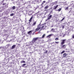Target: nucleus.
Instances as JSON below:
<instances>
[{
  "mask_svg": "<svg viewBox=\"0 0 74 74\" xmlns=\"http://www.w3.org/2000/svg\"><path fill=\"white\" fill-rule=\"evenodd\" d=\"M26 66V64H23L22 65V66L23 67H25V66Z\"/></svg>",
  "mask_w": 74,
  "mask_h": 74,
  "instance_id": "obj_13",
  "label": "nucleus"
},
{
  "mask_svg": "<svg viewBox=\"0 0 74 74\" xmlns=\"http://www.w3.org/2000/svg\"><path fill=\"white\" fill-rule=\"evenodd\" d=\"M51 18H52V15H50L49 17L47 19L45 20V21L46 22H47V21H48L50 19H51Z\"/></svg>",
  "mask_w": 74,
  "mask_h": 74,
  "instance_id": "obj_3",
  "label": "nucleus"
},
{
  "mask_svg": "<svg viewBox=\"0 0 74 74\" xmlns=\"http://www.w3.org/2000/svg\"><path fill=\"white\" fill-rule=\"evenodd\" d=\"M43 2L44 3H45V1H43Z\"/></svg>",
  "mask_w": 74,
  "mask_h": 74,
  "instance_id": "obj_31",
  "label": "nucleus"
},
{
  "mask_svg": "<svg viewBox=\"0 0 74 74\" xmlns=\"http://www.w3.org/2000/svg\"><path fill=\"white\" fill-rule=\"evenodd\" d=\"M65 52V51H63L62 52H61V54H62V53H64Z\"/></svg>",
  "mask_w": 74,
  "mask_h": 74,
  "instance_id": "obj_19",
  "label": "nucleus"
},
{
  "mask_svg": "<svg viewBox=\"0 0 74 74\" xmlns=\"http://www.w3.org/2000/svg\"><path fill=\"white\" fill-rule=\"evenodd\" d=\"M36 22H37V21H35L34 22L33 24L32 25V26H35L36 24Z\"/></svg>",
  "mask_w": 74,
  "mask_h": 74,
  "instance_id": "obj_6",
  "label": "nucleus"
},
{
  "mask_svg": "<svg viewBox=\"0 0 74 74\" xmlns=\"http://www.w3.org/2000/svg\"><path fill=\"white\" fill-rule=\"evenodd\" d=\"M15 46H16V45H13L12 47V49H14V48H15Z\"/></svg>",
  "mask_w": 74,
  "mask_h": 74,
  "instance_id": "obj_9",
  "label": "nucleus"
},
{
  "mask_svg": "<svg viewBox=\"0 0 74 74\" xmlns=\"http://www.w3.org/2000/svg\"><path fill=\"white\" fill-rule=\"evenodd\" d=\"M62 48H64H64H66V46L65 45H62Z\"/></svg>",
  "mask_w": 74,
  "mask_h": 74,
  "instance_id": "obj_8",
  "label": "nucleus"
},
{
  "mask_svg": "<svg viewBox=\"0 0 74 74\" xmlns=\"http://www.w3.org/2000/svg\"><path fill=\"white\" fill-rule=\"evenodd\" d=\"M49 15H50V14H49Z\"/></svg>",
  "mask_w": 74,
  "mask_h": 74,
  "instance_id": "obj_35",
  "label": "nucleus"
},
{
  "mask_svg": "<svg viewBox=\"0 0 74 74\" xmlns=\"http://www.w3.org/2000/svg\"><path fill=\"white\" fill-rule=\"evenodd\" d=\"M32 33V31H30L29 32H28V34H30V33Z\"/></svg>",
  "mask_w": 74,
  "mask_h": 74,
  "instance_id": "obj_16",
  "label": "nucleus"
},
{
  "mask_svg": "<svg viewBox=\"0 0 74 74\" xmlns=\"http://www.w3.org/2000/svg\"><path fill=\"white\" fill-rule=\"evenodd\" d=\"M67 56V54L66 53H64L63 54V57H66Z\"/></svg>",
  "mask_w": 74,
  "mask_h": 74,
  "instance_id": "obj_11",
  "label": "nucleus"
},
{
  "mask_svg": "<svg viewBox=\"0 0 74 74\" xmlns=\"http://www.w3.org/2000/svg\"><path fill=\"white\" fill-rule=\"evenodd\" d=\"M45 34H44L42 37V38H44L45 37Z\"/></svg>",
  "mask_w": 74,
  "mask_h": 74,
  "instance_id": "obj_12",
  "label": "nucleus"
},
{
  "mask_svg": "<svg viewBox=\"0 0 74 74\" xmlns=\"http://www.w3.org/2000/svg\"><path fill=\"white\" fill-rule=\"evenodd\" d=\"M69 9V7H67L65 9V10H68V9Z\"/></svg>",
  "mask_w": 74,
  "mask_h": 74,
  "instance_id": "obj_17",
  "label": "nucleus"
},
{
  "mask_svg": "<svg viewBox=\"0 0 74 74\" xmlns=\"http://www.w3.org/2000/svg\"><path fill=\"white\" fill-rule=\"evenodd\" d=\"M13 15H14V13L11 14H10V16H12Z\"/></svg>",
  "mask_w": 74,
  "mask_h": 74,
  "instance_id": "obj_22",
  "label": "nucleus"
},
{
  "mask_svg": "<svg viewBox=\"0 0 74 74\" xmlns=\"http://www.w3.org/2000/svg\"><path fill=\"white\" fill-rule=\"evenodd\" d=\"M44 24H42L40 25V24H39L37 26V28L35 30V32H37L39 30H42L43 28H44Z\"/></svg>",
  "mask_w": 74,
  "mask_h": 74,
  "instance_id": "obj_1",
  "label": "nucleus"
},
{
  "mask_svg": "<svg viewBox=\"0 0 74 74\" xmlns=\"http://www.w3.org/2000/svg\"><path fill=\"white\" fill-rule=\"evenodd\" d=\"M62 29H64V25H62Z\"/></svg>",
  "mask_w": 74,
  "mask_h": 74,
  "instance_id": "obj_27",
  "label": "nucleus"
},
{
  "mask_svg": "<svg viewBox=\"0 0 74 74\" xmlns=\"http://www.w3.org/2000/svg\"><path fill=\"white\" fill-rule=\"evenodd\" d=\"M53 12V10H51V12L50 13H51V12Z\"/></svg>",
  "mask_w": 74,
  "mask_h": 74,
  "instance_id": "obj_30",
  "label": "nucleus"
},
{
  "mask_svg": "<svg viewBox=\"0 0 74 74\" xmlns=\"http://www.w3.org/2000/svg\"><path fill=\"white\" fill-rule=\"evenodd\" d=\"M61 10H62V9L61 8H60L59 9H58V11H61Z\"/></svg>",
  "mask_w": 74,
  "mask_h": 74,
  "instance_id": "obj_21",
  "label": "nucleus"
},
{
  "mask_svg": "<svg viewBox=\"0 0 74 74\" xmlns=\"http://www.w3.org/2000/svg\"><path fill=\"white\" fill-rule=\"evenodd\" d=\"M58 6H59L58 5H57L56 6H54L53 8V10H56V9L58 7Z\"/></svg>",
  "mask_w": 74,
  "mask_h": 74,
  "instance_id": "obj_4",
  "label": "nucleus"
},
{
  "mask_svg": "<svg viewBox=\"0 0 74 74\" xmlns=\"http://www.w3.org/2000/svg\"><path fill=\"white\" fill-rule=\"evenodd\" d=\"M58 40L59 38H56L55 39V40H56V41H58Z\"/></svg>",
  "mask_w": 74,
  "mask_h": 74,
  "instance_id": "obj_18",
  "label": "nucleus"
},
{
  "mask_svg": "<svg viewBox=\"0 0 74 74\" xmlns=\"http://www.w3.org/2000/svg\"><path fill=\"white\" fill-rule=\"evenodd\" d=\"M51 36H52V34H50L47 36V38H48V37H51Z\"/></svg>",
  "mask_w": 74,
  "mask_h": 74,
  "instance_id": "obj_14",
  "label": "nucleus"
},
{
  "mask_svg": "<svg viewBox=\"0 0 74 74\" xmlns=\"http://www.w3.org/2000/svg\"><path fill=\"white\" fill-rule=\"evenodd\" d=\"M27 66H25L24 67H27Z\"/></svg>",
  "mask_w": 74,
  "mask_h": 74,
  "instance_id": "obj_33",
  "label": "nucleus"
},
{
  "mask_svg": "<svg viewBox=\"0 0 74 74\" xmlns=\"http://www.w3.org/2000/svg\"><path fill=\"white\" fill-rule=\"evenodd\" d=\"M26 63V62L24 60H22L21 62V63Z\"/></svg>",
  "mask_w": 74,
  "mask_h": 74,
  "instance_id": "obj_10",
  "label": "nucleus"
},
{
  "mask_svg": "<svg viewBox=\"0 0 74 74\" xmlns=\"http://www.w3.org/2000/svg\"><path fill=\"white\" fill-rule=\"evenodd\" d=\"M32 44H34V42H35V41H34V40H33L32 41Z\"/></svg>",
  "mask_w": 74,
  "mask_h": 74,
  "instance_id": "obj_26",
  "label": "nucleus"
},
{
  "mask_svg": "<svg viewBox=\"0 0 74 74\" xmlns=\"http://www.w3.org/2000/svg\"><path fill=\"white\" fill-rule=\"evenodd\" d=\"M5 4H6V3H3V5H5Z\"/></svg>",
  "mask_w": 74,
  "mask_h": 74,
  "instance_id": "obj_29",
  "label": "nucleus"
},
{
  "mask_svg": "<svg viewBox=\"0 0 74 74\" xmlns=\"http://www.w3.org/2000/svg\"><path fill=\"white\" fill-rule=\"evenodd\" d=\"M55 43L56 44H59V42H55Z\"/></svg>",
  "mask_w": 74,
  "mask_h": 74,
  "instance_id": "obj_24",
  "label": "nucleus"
},
{
  "mask_svg": "<svg viewBox=\"0 0 74 74\" xmlns=\"http://www.w3.org/2000/svg\"><path fill=\"white\" fill-rule=\"evenodd\" d=\"M53 30V29H52L51 30V31H52Z\"/></svg>",
  "mask_w": 74,
  "mask_h": 74,
  "instance_id": "obj_32",
  "label": "nucleus"
},
{
  "mask_svg": "<svg viewBox=\"0 0 74 74\" xmlns=\"http://www.w3.org/2000/svg\"><path fill=\"white\" fill-rule=\"evenodd\" d=\"M38 37L34 39L33 40H34V41H35V42H36V41H37V40H38Z\"/></svg>",
  "mask_w": 74,
  "mask_h": 74,
  "instance_id": "obj_5",
  "label": "nucleus"
},
{
  "mask_svg": "<svg viewBox=\"0 0 74 74\" xmlns=\"http://www.w3.org/2000/svg\"><path fill=\"white\" fill-rule=\"evenodd\" d=\"M12 9L13 10H15V6H14L12 7Z\"/></svg>",
  "mask_w": 74,
  "mask_h": 74,
  "instance_id": "obj_20",
  "label": "nucleus"
},
{
  "mask_svg": "<svg viewBox=\"0 0 74 74\" xmlns=\"http://www.w3.org/2000/svg\"><path fill=\"white\" fill-rule=\"evenodd\" d=\"M66 39H64L62 40V42H61V45H63L64 43H65V41H66Z\"/></svg>",
  "mask_w": 74,
  "mask_h": 74,
  "instance_id": "obj_2",
  "label": "nucleus"
},
{
  "mask_svg": "<svg viewBox=\"0 0 74 74\" xmlns=\"http://www.w3.org/2000/svg\"><path fill=\"white\" fill-rule=\"evenodd\" d=\"M48 6L46 5V7L45 8V9H48Z\"/></svg>",
  "mask_w": 74,
  "mask_h": 74,
  "instance_id": "obj_15",
  "label": "nucleus"
},
{
  "mask_svg": "<svg viewBox=\"0 0 74 74\" xmlns=\"http://www.w3.org/2000/svg\"><path fill=\"white\" fill-rule=\"evenodd\" d=\"M44 4V3H42V4Z\"/></svg>",
  "mask_w": 74,
  "mask_h": 74,
  "instance_id": "obj_34",
  "label": "nucleus"
},
{
  "mask_svg": "<svg viewBox=\"0 0 74 74\" xmlns=\"http://www.w3.org/2000/svg\"><path fill=\"white\" fill-rule=\"evenodd\" d=\"M33 18V16H31V18H30L29 20V22H31L32 21V19Z\"/></svg>",
  "mask_w": 74,
  "mask_h": 74,
  "instance_id": "obj_7",
  "label": "nucleus"
},
{
  "mask_svg": "<svg viewBox=\"0 0 74 74\" xmlns=\"http://www.w3.org/2000/svg\"><path fill=\"white\" fill-rule=\"evenodd\" d=\"M57 1H55V2H54V3H55V4H57Z\"/></svg>",
  "mask_w": 74,
  "mask_h": 74,
  "instance_id": "obj_25",
  "label": "nucleus"
},
{
  "mask_svg": "<svg viewBox=\"0 0 74 74\" xmlns=\"http://www.w3.org/2000/svg\"><path fill=\"white\" fill-rule=\"evenodd\" d=\"M64 18H62V19L61 20L60 22H61V21H63V20H64Z\"/></svg>",
  "mask_w": 74,
  "mask_h": 74,
  "instance_id": "obj_23",
  "label": "nucleus"
},
{
  "mask_svg": "<svg viewBox=\"0 0 74 74\" xmlns=\"http://www.w3.org/2000/svg\"><path fill=\"white\" fill-rule=\"evenodd\" d=\"M45 53H48V51L47 50L45 51Z\"/></svg>",
  "mask_w": 74,
  "mask_h": 74,
  "instance_id": "obj_28",
  "label": "nucleus"
}]
</instances>
